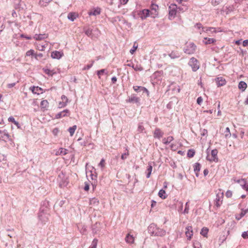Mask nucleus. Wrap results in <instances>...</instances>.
<instances>
[{
    "mask_svg": "<svg viewBox=\"0 0 248 248\" xmlns=\"http://www.w3.org/2000/svg\"><path fill=\"white\" fill-rule=\"evenodd\" d=\"M173 140L172 136H169L167 138H164L162 140V142L165 144H168L170 143Z\"/></svg>",
    "mask_w": 248,
    "mask_h": 248,
    "instance_id": "393cba45",
    "label": "nucleus"
},
{
    "mask_svg": "<svg viewBox=\"0 0 248 248\" xmlns=\"http://www.w3.org/2000/svg\"><path fill=\"white\" fill-rule=\"evenodd\" d=\"M101 228V225L100 223H95L92 226V232L94 234H96L99 232Z\"/></svg>",
    "mask_w": 248,
    "mask_h": 248,
    "instance_id": "2eb2a0df",
    "label": "nucleus"
},
{
    "mask_svg": "<svg viewBox=\"0 0 248 248\" xmlns=\"http://www.w3.org/2000/svg\"><path fill=\"white\" fill-rule=\"evenodd\" d=\"M141 91L145 92L147 93V95L149 96V91L146 88H145L144 87L143 88H141Z\"/></svg>",
    "mask_w": 248,
    "mask_h": 248,
    "instance_id": "680f3d73",
    "label": "nucleus"
},
{
    "mask_svg": "<svg viewBox=\"0 0 248 248\" xmlns=\"http://www.w3.org/2000/svg\"><path fill=\"white\" fill-rule=\"evenodd\" d=\"M8 120L9 122L13 123L16 125L18 126L19 123L17 122L16 121L15 119L13 117H9Z\"/></svg>",
    "mask_w": 248,
    "mask_h": 248,
    "instance_id": "79ce46f5",
    "label": "nucleus"
},
{
    "mask_svg": "<svg viewBox=\"0 0 248 248\" xmlns=\"http://www.w3.org/2000/svg\"><path fill=\"white\" fill-rule=\"evenodd\" d=\"M111 81L113 83H115L117 81V78L115 77L111 78Z\"/></svg>",
    "mask_w": 248,
    "mask_h": 248,
    "instance_id": "774afa93",
    "label": "nucleus"
},
{
    "mask_svg": "<svg viewBox=\"0 0 248 248\" xmlns=\"http://www.w3.org/2000/svg\"><path fill=\"white\" fill-rule=\"evenodd\" d=\"M159 7L157 4L152 3L150 6V16L155 18L158 16Z\"/></svg>",
    "mask_w": 248,
    "mask_h": 248,
    "instance_id": "39448f33",
    "label": "nucleus"
},
{
    "mask_svg": "<svg viewBox=\"0 0 248 248\" xmlns=\"http://www.w3.org/2000/svg\"><path fill=\"white\" fill-rule=\"evenodd\" d=\"M49 202H43L40 209V212L38 214L39 220L45 224L48 221L49 214L47 213L48 205Z\"/></svg>",
    "mask_w": 248,
    "mask_h": 248,
    "instance_id": "f257e3e1",
    "label": "nucleus"
},
{
    "mask_svg": "<svg viewBox=\"0 0 248 248\" xmlns=\"http://www.w3.org/2000/svg\"><path fill=\"white\" fill-rule=\"evenodd\" d=\"M144 129L143 126L142 125H139L138 126V131L140 132H142L143 130Z\"/></svg>",
    "mask_w": 248,
    "mask_h": 248,
    "instance_id": "052dcab7",
    "label": "nucleus"
},
{
    "mask_svg": "<svg viewBox=\"0 0 248 248\" xmlns=\"http://www.w3.org/2000/svg\"><path fill=\"white\" fill-rule=\"evenodd\" d=\"M21 37H22V38H26L27 40H30V39H31V36H27V35H25L24 34H21Z\"/></svg>",
    "mask_w": 248,
    "mask_h": 248,
    "instance_id": "0e129e2a",
    "label": "nucleus"
},
{
    "mask_svg": "<svg viewBox=\"0 0 248 248\" xmlns=\"http://www.w3.org/2000/svg\"><path fill=\"white\" fill-rule=\"evenodd\" d=\"M101 13V9L99 7L94 8L90 10L88 14L89 16H97L100 15Z\"/></svg>",
    "mask_w": 248,
    "mask_h": 248,
    "instance_id": "a211bd4d",
    "label": "nucleus"
},
{
    "mask_svg": "<svg viewBox=\"0 0 248 248\" xmlns=\"http://www.w3.org/2000/svg\"><path fill=\"white\" fill-rule=\"evenodd\" d=\"M232 192L230 190H228L226 193V196L228 198H230L232 196Z\"/></svg>",
    "mask_w": 248,
    "mask_h": 248,
    "instance_id": "13d9d810",
    "label": "nucleus"
},
{
    "mask_svg": "<svg viewBox=\"0 0 248 248\" xmlns=\"http://www.w3.org/2000/svg\"><path fill=\"white\" fill-rule=\"evenodd\" d=\"M177 6L175 4H171L169 8V18L171 19L176 14Z\"/></svg>",
    "mask_w": 248,
    "mask_h": 248,
    "instance_id": "0eeeda50",
    "label": "nucleus"
},
{
    "mask_svg": "<svg viewBox=\"0 0 248 248\" xmlns=\"http://www.w3.org/2000/svg\"><path fill=\"white\" fill-rule=\"evenodd\" d=\"M158 196L162 199H165L167 197V195L166 193V192L163 189H161L158 192Z\"/></svg>",
    "mask_w": 248,
    "mask_h": 248,
    "instance_id": "c756f323",
    "label": "nucleus"
},
{
    "mask_svg": "<svg viewBox=\"0 0 248 248\" xmlns=\"http://www.w3.org/2000/svg\"><path fill=\"white\" fill-rule=\"evenodd\" d=\"M188 202H186L185 204V208L183 212L184 214H187L188 213V210H189V206L188 205Z\"/></svg>",
    "mask_w": 248,
    "mask_h": 248,
    "instance_id": "09e8293b",
    "label": "nucleus"
},
{
    "mask_svg": "<svg viewBox=\"0 0 248 248\" xmlns=\"http://www.w3.org/2000/svg\"><path fill=\"white\" fill-rule=\"evenodd\" d=\"M195 154V152L193 150H189L187 152V156L189 157H192L194 156Z\"/></svg>",
    "mask_w": 248,
    "mask_h": 248,
    "instance_id": "a19ab883",
    "label": "nucleus"
},
{
    "mask_svg": "<svg viewBox=\"0 0 248 248\" xmlns=\"http://www.w3.org/2000/svg\"><path fill=\"white\" fill-rule=\"evenodd\" d=\"M134 69L136 71H142L143 69V68L140 66L136 65L135 67H134Z\"/></svg>",
    "mask_w": 248,
    "mask_h": 248,
    "instance_id": "4d7b16f0",
    "label": "nucleus"
},
{
    "mask_svg": "<svg viewBox=\"0 0 248 248\" xmlns=\"http://www.w3.org/2000/svg\"><path fill=\"white\" fill-rule=\"evenodd\" d=\"M148 230L149 233L155 236H163L166 234V232L165 230L159 228L154 223L151 224Z\"/></svg>",
    "mask_w": 248,
    "mask_h": 248,
    "instance_id": "f03ea898",
    "label": "nucleus"
},
{
    "mask_svg": "<svg viewBox=\"0 0 248 248\" xmlns=\"http://www.w3.org/2000/svg\"><path fill=\"white\" fill-rule=\"evenodd\" d=\"M220 1L219 0H211V3L213 5H217L219 4Z\"/></svg>",
    "mask_w": 248,
    "mask_h": 248,
    "instance_id": "5fc2aeb1",
    "label": "nucleus"
},
{
    "mask_svg": "<svg viewBox=\"0 0 248 248\" xmlns=\"http://www.w3.org/2000/svg\"><path fill=\"white\" fill-rule=\"evenodd\" d=\"M85 33L88 36H91L92 34V30L91 29L88 28L85 30Z\"/></svg>",
    "mask_w": 248,
    "mask_h": 248,
    "instance_id": "37998d69",
    "label": "nucleus"
},
{
    "mask_svg": "<svg viewBox=\"0 0 248 248\" xmlns=\"http://www.w3.org/2000/svg\"><path fill=\"white\" fill-rule=\"evenodd\" d=\"M140 101L139 98L136 97V96H132L129 99L128 102H136L138 103Z\"/></svg>",
    "mask_w": 248,
    "mask_h": 248,
    "instance_id": "e433bc0d",
    "label": "nucleus"
},
{
    "mask_svg": "<svg viewBox=\"0 0 248 248\" xmlns=\"http://www.w3.org/2000/svg\"><path fill=\"white\" fill-rule=\"evenodd\" d=\"M15 85H16V83H10V84H8L7 85V87L9 88H11L14 87Z\"/></svg>",
    "mask_w": 248,
    "mask_h": 248,
    "instance_id": "69168bd1",
    "label": "nucleus"
},
{
    "mask_svg": "<svg viewBox=\"0 0 248 248\" xmlns=\"http://www.w3.org/2000/svg\"><path fill=\"white\" fill-rule=\"evenodd\" d=\"M152 170H153L152 166L151 164H149L147 169V171L148 172L147 173V175H146L147 178H149L150 177V175H151L152 171Z\"/></svg>",
    "mask_w": 248,
    "mask_h": 248,
    "instance_id": "72a5a7b5",
    "label": "nucleus"
},
{
    "mask_svg": "<svg viewBox=\"0 0 248 248\" xmlns=\"http://www.w3.org/2000/svg\"><path fill=\"white\" fill-rule=\"evenodd\" d=\"M62 53L58 51H53L51 54V56L53 59H60L62 57Z\"/></svg>",
    "mask_w": 248,
    "mask_h": 248,
    "instance_id": "aec40b11",
    "label": "nucleus"
},
{
    "mask_svg": "<svg viewBox=\"0 0 248 248\" xmlns=\"http://www.w3.org/2000/svg\"><path fill=\"white\" fill-rule=\"evenodd\" d=\"M185 233L188 239H190L191 238V237L193 235V231L191 226H188L186 228Z\"/></svg>",
    "mask_w": 248,
    "mask_h": 248,
    "instance_id": "6ab92c4d",
    "label": "nucleus"
},
{
    "mask_svg": "<svg viewBox=\"0 0 248 248\" xmlns=\"http://www.w3.org/2000/svg\"><path fill=\"white\" fill-rule=\"evenodd\" d=\"M129 155V152L127 150V152L126 153H125L124 154H123L122 155H121V158L123 159V160H124L125 159H126L127 158V157Z\"/></svg>",
    "mask_w": 248,
    "mask_h": 248,
    "instance_id": "de8ad7c7",
    "label": "nucleus"
},
{
    "mask_svg": "<svg viewBox=\"0 0 248 248\" xmlns=\"http://www.w3.org/2000/svg\"><path fill=\"white\" fill-rule=\"evenodd\" d=\"M47 37V35L46 34H36L33 36V38L36 40H42L46 38Z\"/></svg>",
    "mask_w": 248,
    "mask_h": 248,
    "instance_id": "412c9836",
    "label": "nucleus"
},
{
    "mask_svg": "<svg viewBox=\"0 0 248 248\" xmlns=\"http://www.w3.org/2000/svg\"><path fill=\"white\" fill-rule=\"evenodd\" d=\"M194 170L195 172V174H196V175L197 176H199V172L200 171V169H201V165L199 163H196L194 165Z\"/></svg>",
    "mask_w": 248,
    "mask_h": 248,
    "instance_id": "5701e85b",
    "label": "nucleus"
},
{
    "mask_svg": "<svg viewBox=\"0 0 248 248\" xmlns=\"http://www.w3.org/2000/svg\"><path fill=\"white\" fill-rule=\"evenodd\" d=\"M217 154L218 151L217 149L212 150L210 153H208L206 159L210 162H217L218 161Z\"/></svg>",
    "mask_w": 248,
    "mask_h": 248,
    "instance_id": "7ed1b4c3",
    "label": "nucleus"
},
{
    "mask_svg": "<svg viewBox=\"0 0 248 248\" xmlns=\"http://www.w3.org/2000/svg\"><path fill=\"white\" fill-rule=\"evenodd\" d=\"M164 135V132L159 128H156L153 132V136L155 139H160Z\"/></svg>",
    "mask_w": 248,
    "mask_h": 248,
    "instance_id": "9d476101",
    "label": "nucleus"
},
{
    "mask_svg": "<svg viewBox=\"0 0 248 248\" xmlns=\"http://www.w3.org/2000/svg\"><path fill=\"white\" fill-rule=\"evenodd\" d=\"M188 64L191 67L193 71H196L199 68V62L198 60L194 57L190 59Z\"/></svg>",
    "mask_w": 248,
    "mask_h": 248,
    "instance_id": "423d86ee",
    "label": "nucleus"
},
{
    "mask_svg": "<svg viewBox=\"0 0 248 248\" xmlns=\"http://www.w3.org/2000/svg\"><path fill=\"white\" fill-rule=\"evenodd\" d=\"M247 88V84L244 81H241L238 84V88L242 92L245 91L246 88Z\"/></svg>",
    "mask_w": 248,
    "mask_h": 248,
    "instance_id": "4be33fe9",
    "label": "nucleus"
},
{
    "mask_svg": "<svg viewBox=\"0 0 248 248\" xmlns=\"http://www.w3.org/2000/svg\"><path fill=\"white\" fill-rule=\"evenodd\" d=\"M40 109L43 112L47 111L49 108V103L47 100H43L40 103Z\"/></svg>",
    "mask_w": 248,
    "mask_h": 248,
    "instance_id": "1a4fd4ad",
    "label": "nucleus"
},
{
    "mask_svg": "<svg viewBox=\"0 0 248 248\" xmlns=\"http://www.w3.org/2000/svg\"><path fill=\"white\" fill-rule=\"evenodd\" d=\"M36 49L40 51H44L47 46L48 43L46 42L42 43H36L35 44Z\"/></svg>",
    "mask_w": 248,
    "mask_h": 248,
    "instance_id": "4468645a",
    "label": "nucleus"
},
{
    "mask_svg": "<svg viewBox=\"0 0 248 248\" xmlns=\"http://www.w3.org/2000/svg\"><path fill=\"white\" fill-rule=\"evenodd\" d=\"M169 56L172 59H175L179 57V54L177 51H172L169 54Z\"/></svg>",
    "mask_w": 248,
    "mask_h": 248,
    "instance_id": "7c9ffc66",
    "label": "nucleus"
},
{
    "mask_svg": "<svg viewBox=\"0 0 248 248\" xmlns=\"http://www.w3.org/2000/svg\"><path fill=\"white\" fill-rule=\"evenodd\" d=\"M78 16L79 15L78 12H70L67 15L68 19L72 21H74Z\"/></svg>",
    "mask_w": 248,
    "mask_h": 248,
    "instance_id": "dca6fc26",
    "label": "nucleus"
},
{
    "mask_svg": "<svg viewBox=\"0 0 248 248\" xmlns=\"http://www.w3.org/2000/svg\"><path fill=\"white\" fill-rule=\"evenodd\" d=\"M193 246L194 248H201V244L198 241H196L195 242H194L193 244Z\"/></svg>",
    "mask_w": 248,
    "mask_h": 248,
    "instance_id": "8fccbe9b",
    "label": "nucleus"
},
{
    "mask_svg": "<svg viewBox=\"0 0 248 248\" xmlns=\"http://www.w3.org/2000/svg\"><path fill=\"white\" fill-rule=\"evenodd\" d=\"M98 243V240L96 238H94L92 241L91 247L93 248H96Z\"/></svg>",
    "mask_w": 248,
    "mask_h": 248,
    "instance_id": "ea45409f",
    "label": "nucleus"
},
{
    "mask_svg": "<svg viewBox=\"0 0 248 248\" xmlns=\"http://www.w3.org/2000/svg\"><path fill=\"white\" fill-rule=\"evenodd\" d=\"M202 28L203 32L207 33L208 32V31L211 33H215L217 32L216 29L213 27L204 28L202 27Z\"/></svg>",
    "mask_w": 248,
    "mask_h": 248,
    "instance_id": "b1692460",
    "label": "nucleus"
},
{
    "mask_svg": "<svg viewBox=\"0 0 248 248\" xmlns=\"http://www.w3.org/2000/svg\"><path fill=\"white\" fill-rule=\"evenodd\" d=\"M248 208L245 210L242 209L241 212L239 216H236L235 218L237 220H240L243 217H244L245 214L248 212Z\"/></svg>",
    "mask_w": 248,
    "mask_h": 248,
    "instance_id": "cd10ccee",
    "label": "nucleus"
},
{
    "mask_svg": "<svg viewBox=\"0 0 248 248\" xmlns=\"http://www.w3.org/2000/svg\"><path fill=\"white\" fill-rule=\"evenodd\" d=\"M203 101V99L200 96V97H199L198 98H197V103L199 104V105H201V103Z\"/></svg>",
    "mask_w": 248,
    "mask_h": 248,
    "instance_id": "bf43d9fd",
    "label": "nucleus"
},
{
    "mask_svg": "<svg viewBox=\"0 0 248 248\" xmlns=\"http://www.w3.org/2000/svg\"><path fill=\"white\" fill-rule=\"evenodd\" d=\"M84 184H85V186H84V189L87 191L89 190V184L88 182H85L84 183Z\"/></svg>",
    "mask_w": 248,
    "mask_h": 248,
    "instance_id": "3c124183",
    "label": "nucleus"
},
{
    "mask_svg": "<svg viewBox=\"0 0 248 248\" xmlns=\"http://www.w3.org/2000/svg\"><path fill=\"white\" fill-rule=\"evenodd\" d=\"M233 180L234 183H239L241 185H244L245 184V183H246V181L244 179L237 180L236 178H234L233 179Z\"/></svg>",
    "mask_w": 248,
    "mask_h": 248,
    "instance_id": "4c0bfd02",
    "label": "nucleus"
},
{
    "mask_svg": "<svg viewBox=\"0 0 248 248\" xmlns=\"http://www.w3.org/2000/svg\"><path fill=\"white\" fill-rule=\"evenodd\" d=\"M225 133H226V134H225L226 137H230L231 133H230V129L229 127H227L226 128Z\"/></svg>",
    "mask_w": 248,
    "mask_h": 248,
    "instance_id": "603ef678",
    "label": "nucleus"
},
{
    "mask_svg": "<svg viewBox=\"0 0 248 248\" xmlns=\"http://www.w3.org/2000/svg\"><path fill=\"white\" fill-rule=\"evenodd\" d=\"M77 129V125H75L72 127H70L68 129V131L70 133L71 136H73L76 130Z\"/></svg>",
    "mask_w": 248,
    "mask_h": 248,
    "instance_id": "2f4dec72",
    "label": "nucleus"
},
{
    "mask_svg": "<svg viewBox=\"0 0 248 248\" xmlns=\"http://www.w3.org/2000/svg\"><path fill=\"white\" fill-rule=\"evenodd\" d=\"M196 46L193 42H187L184 49L185 52L188 54H191L195 52Z\"/></svg>",
    "mask_w": 248,
    "mask_h": 248,
    "instance_id": "20e7f679",
    "label": "nucleus"
},
{
    "mask_svg": "<svg viewBox=\"0 0 248 248\" xmlns=\"http://www.w3.org/2000/svg\"><path fill=\"white\" fill-rule=\"evenodd\" d=\"M61 100L62 101L59 103L58 106L59 108H62L65 107L67 105V104L68 101L67 97L64 95L62 96Z\"/></svg>",
    "mask_w": 248,
    "mask_h": 248,
    "instance_id": "9b49d317",
    "label": "nucleus"
},
{
    "mask_svg": "<svg viewBox=\"0 0 248 248\" xmlns=\"http://www.w3.org/2000/svg\"><path fill=\"white\" fill-rule=\"evenodd\" d=\"M35 53L34 50L33 49H30L28 51H27L26 53V56L27 57H34Z\"/></svg>",
    "mask_w": 248,
    "mask_h": 248,
    "instance_id": "f704fd0d",
    "label": "nucleus"
},
{
    "mask_svg": "<svg viewBox=\"0 0 248 248\" xmlns=\"http://www.w3.org/2000/svg\"><path fill=\"white\" fill-rule=\"evenodd\" d=\"M216 81L218 87L225 85L226 84V81L223 77H218L216 79Z\"/></svg>",
    "mask_w": 248,
    "mask_h": 248,
    "instance_id": "f3484780",
    "label": "nucleus"
},
{
    "mask_svg": "<svg viewBox=\"0 0 248 248\" xmlns=\"http://www.w3.org/2000/svg\"><path fill=\"white\" fill-rule=\"evenodd\" d=\"M30 90L33 94H40L43 93V89L38 86L31 87Z\"/></svg>",
    "mask_w": 248,
    "mask_h": 248,
    "instance_id": "f8f14e48",
    "label": "nucleus"
},
{
    "mask_svg": "<svg viewBox=\"0 0 248 248\" xmlns=\"http://www.w3.org/2000/svg\"><path fill=\"white\" fill-rule=\"evenodd\" d=\"M242 237L244 239L248 238V231L244 232L242 234Z\"/></svg>",
    "mask_w": 248,
    "mask_h": 248,
    "instance_id": "864d4df0",
    "label": "nucleus"
},
{
    "mask_svg": "<svg viewBox=\"0 0 248 248\" xmlns=\"http://www.w3.org/2000/svg\"><path fill=\"white\" fill-rule=\"evenodd\" d=\"M208 231H209V230L207 228L203 227L201 231V235H202L204 237H206L208 232Z\"/></svg>",
    "mask_w": 248,
    "mask_h": 248,
    "instance_id": "473e14b6",
    "label": "nucleus"
},
{
    "mask_svg": "<svg viewBox=\"0 0 248 248\" xmlns=\"http://www.w3.org/2000/svg\"><path fill=\"white\" fill-rule=\"evenodd\" d=\"M129 0H119L121 4L125 5L126 4Z\"/></svg>",
    "mask_w": 248,
    "mask_h": 248,
    "instance_id": "e2e57ef3",
    "label": "nucleus"
},
{
    "mask_svg": "<svg viewBox=\"0 0 248 248\" xmlns=\"http://www.w3.org/2000/svg\"><path fill=\"white\" fill-rule=\"evenodd\" d=\"M143 87H141V86H134L133 87V89L134 90V91L136 92H138L139 91H141V88H143Z\"/></svg>",
    "mask_w": 248,
    "mask_h": 248,
    "instance_id": "6e6d98bb",
    "label": "nucleus"
},
{
    "mask_svg": "<svg viewBox=\"0 0 248 248\" xmlns=\"http://www.w3.org/2000/svg\"><path fill=\"white\" fill-rule=\"evenodd\" d=\"M125 240L126 242L128 243H132L134 242V238L132 235H130L129 234H128L126 235V236L125 238Z\"/></svg>",
    "mask_w": 248,
    "mask_h": 248,
    "instance_id": "c85d7f7f",
    "label": "nucleus"
},
{
    "mask_svg": "<svg viewBox=\"0 0 248 248\" xmlns=\"http://www.w3.org/2000/svg\"><path fill=\"white\" fill-rule=\"evenodd\" d=\"M138 46V45L137 43H134L132 49L130 50V52L131 54H133L136 51Z\"/></svg>",
    "mask_w": 248,
    "mask_h": 248,
    "instance_id": "58836bf2",
    "label": "nucleus"
},
{
    "mask_svg": "<svg viewBox=\"0 0 248 248\" xmlns=\"http://www.w3.org/2000/svg\"><path fill=\"white\" fill-rule=\"evenodd\" d=\"M243 46L244 47L248 46V40H245L243 41Z\"/></svg>",
    "mask_w": 248,
    "mask_h": 248,
    "instance_id": "338daca9",
    "label": "nucleus"
},
{
    "mask_svg": "<svg viewBox=\"0 0 248 248\" xmlns=\"http://www.w3.org/2000/svg\"><path fill=\"white\" fill-rule=\"evenodd\" d=\"M105 160L104 159H102L100 162L99 164V166H100L102 169H103L105 167Z\"/></svg>",
    "mask_w": 248,
    "mask_h": 248,
    "instance_id": "49530a36",
    "label": "nucleus"
},
{
    "mask_svg": "<svg viewBox=\"0 0 248 248\" xmlns=\"http://www.w3.org/2000/svg\"><path fill=\"white\" fill-rule=\"evenodd\" d=\"M45 73L50 76H52L55 73L53 71H51L48 69H46L44 70Z\"/></svg>",
    "mask_w": 248,
    "mask_h": 248,
    "instance_id": "a18cd8bd",
    "label": "nucleus"
},
{
    "mask_svg": "<svg viewBox=\"0 0 248 248\" xmlns=\"http://www.w3.org/2000/svg\"><path fill=\"white\" fill-rule=\"evenodd\" d=\"M70 115V112L68 109H65L56 115V118L60 119L63 117L68 116Z\"/></svg>",
    "mask_w": 248,
    "mask_h": 248,
    "instance_id": "ddd939ff",
    "label": "nucleus"
},
{
    "mask_svg": "<svg viewBox=\"0 0 248 248\" xmlns=\"http://www.w3.org/2000/svg\"><path fill=\"white\" fill-rule=\"evenodd\" d=\"M105 71H106L105 69H101L100 70H98V71H97V76L98 77V78L99 79L101 78V76H102L105 73L106 75H108V73H105Z\"/></svg>",
    "mask_w": 248,
    "mask_h": 248,
    "instance_id": "c9c22d12",
    "label": "nucleus"
},
{
    "mask_svg": "<svg viewBox=\"0 0 248 248\" xmlns=\"http://www.w3.org/2000/svg\"><path fill=\"white\" fill-rule=\"evenodd\" d=\"M67 150L62 148H60L56 153V155H65L67 154Z\"/></svg>",
    "mask_w": 248,
    "mask_h": 248,
    "instance_id": "a878e982",
    "label": "nucleus"
},
{
    "mask_svg": "<svg viewBox=\"0 0 248 248\" xmlns=\"http://www.w3.org/2000/svg\"><path fill=\"white\" fill-rule=\"evenodd\" d=\"M138 15L142 20H144L147 17L150 16V10L145 9L141 11H140Z\"/></svg>",
    "mask_w": 248,
    "mask_h": 248,
    "instance_id": "6e6552de",
    "label": "nucleus"
},
{
    "mask_svg": "<svg viewBox=\"0 0 248 248\" xmlns=\"http://www.w3.org/2000/svg\"><path fill=\"white\" fill-rule=\"evenodd\" d=\"M216 42V40L213 38H208L205 37L203 40V42L205 45H208L214 43Z\"/></svg>",
    "mask_w": 248,
    "mask_h": 248,
    "instance_id": "bb28decb",
    "label": "nucleus"
},
{
    "mask_svg": "<svg viewBox=\"0 0 248 248\" xmlns=\"http://www.w3.org/2000/svg\"><path fill=\"white\" fill-rule=\"evenodd\" d=\"M43 57V54L42 53H35L34 55V58L36 60H38L39 59L42 58Z\"/></svg>",
    "mask_w": 248,
    "mask_h": 248,
    "instance_id": "c03bdc74",
    "label": "nucleus"
}]
</instances>
